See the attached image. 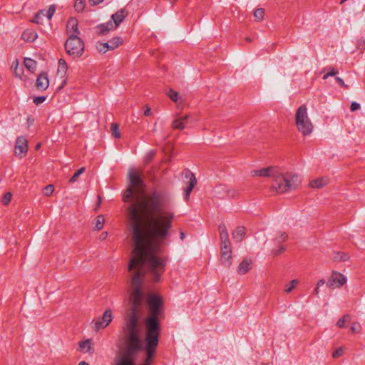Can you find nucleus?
Returning <instances> with one entry per match:
<instances>
[{
  "label": "nucleus",
  "instance_id": "nucleus-2",
  "mask_svg": "<svg viewBox=\"0 0 365 365\" xmlns=\"http://www.w3.org/2000/svg\"><path fill=\"white\" fill-rule=\"evenodd\" d=\"M144 302L142 307L143 310L145 304L148 306L150 316L145 320V336L143 341L146 342L144 348L146 350L147 357L145 362L149 365L152 357L154 356L155 349L158 345L159 336L160 334V325L158 319L160 314V306L162 303L160 297L153 294L143 292Z\"/></svg>",
  "mask_w": 365,
  "mask_h": 365
},
{
  "label": "nucleus",
  "instance_id": "nucleus-33",
  "mask_svg": "<svg viewBox=\"0 0 365 365\" xmlns=\"http://www.w3.org/2000/svg\"><path fill=\"white\" fill-rule=\"evenodd\" d=\"M96 48L98 51L101 53H106L108 51H109L108 43L106 42H98L96 45Z\"/></svg>",
  "mask_w": 365,
  "mask_h": 365
},
{
  "label": "nucleus",
  "instance_id": "nucleus-27",
  "mask_svg": "<svg viewBox=\"0 0 365 365\" xmlns=\"http://www.w3.org/2000/svg\"><path fill=\"white\" fill-rule=\"evenodd\" d=\"M349 259V255L346 252H334L333 259L335 262L347 261Z\"/></svg>",
  "mask_w": 365,
  "mask_h": 365
},
{
  "label": "nucleus",
  "instance_id": "nucleus-26",
  "mask_svg": "<svg viewBox=\"0 0 365 365\" xmlns=\"http://www.w3.org/2000/svg\"><path fill=\"white\" fill-rule=\"evenodd\" d=\"M105 223V219L103 215H98L94 220V230H101L103 229Z\"/></svg>",
  "mask_w": 365,
  "mask_h": 365
},
{
  "label": "nucleus",
  "instance_id": "nucleus-43",
  "mask_svg": "<svg viewBox=\"0 0 365 365\" xmlns=\"http://www.w3.org/2000/svg\"><path fill=\"white\" fill-rule=\"evenodd\" d=\"M285 251V247L284 246H279L278 248L277 249H274L272 251V253L273 254L274 256H277L280 254H282V252H284Z\"/></svg>",
  "mask_w": 365,
  "mask_h": 365
},
{
  "label": "nucleus",
  "instance_id": "nucleus-41",
  "mask_svg": "<svg viewBox=\"0 0 365 365\" xmlns=\"http://www.w3.org/2000/svg\"><path fill=\"white\" fill-rule=\"evenodd\" d=\"M11 200V193L6 192L2 198V202L4 205H7Z\"/></svg>",
  "mask_w": 365,
  "mask_h": 365
},
{
  "label": "nucleus",
  "instance_id": "nucleus-47",
  "mask_svg": "<svg viewBox=\"0 0 365 365\" xmlns=\"http://www.w3.org/2000/svg\"><path fill=\"white\" fill-rule=\"evenodd\" d=\"M103 1V0H88V3L91 6H96Z\"/></svg>",
  "mask_w": 365,
  "mask_h": 365
},
{
  "label": "nucleus",
  "instance_id": "nucleus-28",
  "mask_svg": "<svg viewBox=\"0 0 365 365\" xmlns=\"http://www.w3.org/2000/svg\"><path fill=\"white\" fill-rule=\"evenodd\" d=\"M36 61L30 58L24 59V65L30 71H34L36 68Z\"/></svg>",
  "mask_w": 365,
  "mask_h": 365
},
{
  "label": "nucleus",
  "instance_id": "nucleus-37",
  "mask_svg": "<svg viewBox=\"0 0 365 365\" xmlns=\"http://www.w3.org/2000/svg\"><path fill=\"white\" fill-rule=\"evenodd\" d=\"M85 172V168L82 167L80 169H78L73 175V177L70 179V182H75L77 181L78 178L83 174Z\"/></svg>",
  "mask_w": 365,
  "mask_h": 365
},
{
  "label": "nucleus",
  "instance_id": "nucleus-11",
  "mask_svg": "<svg viewBox=\"0 0 365 365\" xmlns=\"http://www.w3.org/2000/svg\"><path fill=\"white\" fill-rule=\"evenodd\" d=\"M116 29V26L113 24V21H108L96 26V33L98 35H106L108 32Z\"/></svg>",
  "mask_w": 365,
  "mask_h": 365
},
{
  "label": "nucleus",
  "instance_id": "nucleus-34",
  "mask_svg": "<svg viewBox=\"0 0 365 365\" xmlns=\"http://www.w3.org/2000/svg\"><path fill=\"white\" fill-rule=\"evenodd\" d=\"M85 5L86 3L84 0H76L74 3V9L76 11L81 12L83 11Z\"/></svg>",
  "mask_w": 365,
  "mask_h": 365
},
{
  "label": "nucleus",
  "instance_id": "nucleus-53",
  "mask_svg": "<svg viewBox=\"0 0 365 365\" xmlns=\"http://www.w3.org/2000/svg\"><path fill=\"white\" fill-rule=\"evenodd\" d=\"M180 240L182 241L185 237V233L182 232V231H180Z\"/></svg>",
  "mask_w": 365,
  "mask_h": 365
},
{
  "label": "nucleus",
  "instance_id": "nucleus-57",
  "mask_svg": "<svg viewBox=\"0 0 365 365\" xmlns=\"http://www.w3.org/2000/svg\"><path fill=\"white\" fill-rule=\"evenodd\" d=\"M245 41H247V42H251L252 41V39L250 38V37H247L245 38Z\"/></svg>",
  "mask_w": 365,
  "mask_h": 365
},
{
  "label": "nucleus",
  "instance_id": "nucleus-39",
  "mask_svg": "<svg viewBox=\"0 0 365 365\" xmlns=\"http://www.w3.org/2000/svg\"><path fill=\"white\" fill-rule=\"evenodd\" d=\"M56 11V6L55 5H50L48 7V9L46 13V16L48 20H51L54 15Z\"/></svg>",
  "mask_w": 365,
  "mask_h": 365
},
{
  "label": "nucleus",
  "instance_id": "nucleus-38",
  "mask_svg": "<svg viewBox=\"0 0 365 365\" xmlns=\"http://www.w3.org/2000/svg\"><path fill=\"white\" fill-rule=\"evenodd\" d=\"M351 331L354 333H361V326L359 322H354L351 325Z\"/></svg>",
  "mask_w": 365,
  "mask_h": 365
},
{
  "label": "nucleus",
  "instance_id": "nucleus-6",
  "mask_svg": "<svg viewBox=\"0 0 365 365\" xmlns=\"http://www.w3.org/2000/svg\"><path fill=\"white\" fill-rule=\"evenodd\" d=\"M113 318L111 309H107L105 310L101 319L96 318L92 321V327L96 331L103 329L109 325Z\"/></svg>",
  "mask_w": 365,
  "mask_h": 365
},
{
  "label": "nucleus",
  "instance_id": "nucleus-46",
  "mask_svg": "<svg viewBox=\"0 0 365 365\" xmlns=\"http://www.w3.org/2000/svg\"><path fill=\"white\" fill-rule=\"evenodd\" d=\"M360 108V104L356 102H352L351 104L350 109L351 111H355Z\"/></svg>",
  "mask_w": 365,
  "mask_h": 365
},
{
  "label": "nucleus",
  "instance_id": "nucleus-9",
  "mask_svg": "<svg viewBox=\"0 0 365 365\" xmlns=\"http://www.w3.org/2000/svg\"><path fill=\"white\" fill-rule=\"evenodd\" d=\"M28 141L24 136L17 138L15 143V155L16 156L22 158L28 152Z\"/></svg>",
  "mask_w": 365,
  "mask_h": 365
},
{
  "label": "nucleus",
  "instance_id": "nucleus-10",
  "mask_svg": "<svg viewBox=\"0 0 365 365\" xmlns=\"http://www.w3.org/2000/svg\"><path fill=\"white\" fill-rule=\"evenodd\" d=\"M78 22L75 18H71L68 21L66 24V31L68 37H76L79 36L80 31L78 28Z\"/></svg>",
  "mask_w": 365,
  "mask_h": 365
},
{
  "label": "nucleus",
  "instance_id": "nucleus-32",
  "mask_svg": "<svg viewBox=\"0 0 365 365\" xmlns=\"http://www.w3.org/2000/svg\"><path fill=\"white\" fill-rule=\"evenodd\" d=\"M264 10L262 8L257 9L254 12V16L256 20V21H261L264 19Z\"/></svg>",
  "mask_w": 365,
  "mask_h": 365
},
{
  "label": "nucleus",
  "instance_id": "nucleus-18",
  "mask_svg": "<svg viewBox=\"0 0 365 365\" xmlns=\"http://www.w3.org/2000/svg\"><path fill=\"white\" fill-rule=\"evenodd\" d=\"M252 260L245 259L238 266L237 272L240 274L244 275L247 274L252 268Z\"/></svg>",
  "mask_w": 365,
  "mask_h": 365
},
{
  "label": "nucleus",
  "instance_id": "nucleus-23",
  "mask_svg": "<svg viewBox=\"0 0 365 365\" xmlns=\"http://www.w3.org/2000/svg\"><path fill=\"white\" fill-rule=\"evenodd\" d=\"M245 235V228L243 227H238L232 232V238L237 242H241Z\"/></svg>",
  "mask_w": 365,
  "mask_h": 365
},
{
  "label": "nucleus",
  "instance_id": "nucleus-52",
  "mask_svg": "<svg viewBox=\"0 0 365 365\" xmlns=\"http://www.w3.org/2000/svg\"><path fill=\"white\" fill-rule=\"evenodd\" d=\"M324 284H325V280L324 279H322L318 281L316 286L319 287L321 286H323Z\"/></svg>",
  "mask_w": 365,
  "mask_h": 365
},
{
  "label": "nucleus",
  "instance_id": "nucleus-40",
  "mask_svg": "<svg viewBox=\"0 0 365 365\" xmlns=\"http://www.w3.org/2000/svg\"><path fill=\"white\" fill-rule=\"evenodd\" d=\"M54 191V187L53 185H48L43 189V195L45 196H50Z\"/></svg>",
  "mask_w": 365,
  "mask_h": 365
},
{
  "label": "nucleus",
  "instance_id": "nucleus-22",
  "mask_svg": "<svg viewBox=\"0 0 365 365\" xmlns=\"http://www.w3.org/2000/svg\"><path fill=\"white\" fill-rule=\"evenodd\" d=\"M106 43H108L109 51L114 50L123 44V39L120 36H115Z\"/></svg>",
  "mask_w": 365,
  "mask_h": 365
},
{
  "label": "nucleus",
  "instance_id": "nucleus-4",
  "mask_svg": "<svg viewBox=\"0 0 365 365\" xmlns=\"http://www.w3.org/2000/svg\"><path fill=\"white\" fill-rule=\"evenodd\" d=\"M295 124L297 130L303 135H308L312 133L314 125L309 118L305 105H302L297 108L295 113Z\"/></svg>",
  "mask_w": 365,
  "mask_h": 365
},
{
  "label": "nucleus",
  "instance_id": "nucleus-29",
  "mask_svg": "<svg viewBox=\"0 0 365 365\" xmlns=\"http://www.w3.org/2000/svg\"><path fill=\"white\" fill-rule=\"evenodd\" d=\"M299 284L298 279H293L284 286V292L286 293H290Z\"/></svg>",
  "mask_w": 365,
  "mask_h": 365
},
{
  "label": "nucleus",
  "instance_id": "nucleus-8",
  "mask_svg": "<svg viewBox=\"0 0 365 365\" xmlns=\"http://www.w3.org/2000/svg\"><path fill=\"white\" fill-rule=\"evenodd\" d=\"M346 283V277L342 274L334 272L328 280L327 286L329 288L335 289L342 287Z\"/></svg>",
  "mask_w": 365,
  "mask_h": 365
},
{
  "label": "nucleus",
  "instance_id": "nucleus-48",
  "mask_svg": "<svg viewBox=\"0 0 365 365\" xmlns=\"http://www.w3.org/2000/svg\"><path fill=\"white\" fill-rule=\"evenodd\" d=\"M151 114V110L150 108L148 106H145V111H144V115L149 116Z\"/></svg>",
  "mask_w": 365,
  "mask_h": 365
},
{
  "label": "nucleus",
  "instance_id": "nucleus-31",
  "mask_svg": "<svg viewBox=\"0 0 365 365\" xmlns=\"http://www.w3.org/2000/svg\"><path fill=\"white\" fill-rule=\"evenodd\" d=\"M351 319L350 315L345 314L342 317H341L336 322V326L339 328H344L345 327V324L346 322H349Z\"/></svg>",
  "mask_w": 365,
  "mask_h": 365
},
{
  "label": "nucleus",
  "instance_id": "nucleus-13",
  "mask_svg": "<svg viewBox=\"0 0 365 365\" xmlns=\"http://www.w3.org/2000/svg\"><path fill=\"white\" fill-rule=\"evenodd\" d=\"M78 351L83 352V353L89 354H94L95 349H94L93 343L92 342V340L88 339H85L83 341H81L79 343Z\"/></svg>",
  "mask_w": 365,
  "mask_h": 365
},
{
  "label": "nucleus",
  "instance_id": "nucleus-30",
  "mask_svg": "<svg viewBox=\"0 0 365 365\" xmlns=\"http://www.w3.org/2000/svg\"><path fill=\"white\" fill-rule=\"evenodd\" d=\"M11 69H13L16 77L21 78L23 71L21 68H19V62L17 60L12 63Z\"/></svg>",
  "mask_w": 365,
  "mask_h": 365
},
{
  "label": "nucleus",
  "instance_id": "nucleus-50",
  "mask_svg": "<svg viewBox=\"0 0 365 365\" xmlns=\"http://www.w3.org/2000/svg\"><path fill=\"white\" fill-rule=\"evenodd\" d=\"M336 81H337V83L341 86H344V87H346V86L345 85L344 81L342 78H341L340 77H336Z\"/></svg>",
  "mask_w": 365,
  "mask_h": 365
},
{
  "label": "nucleus",
  "instance_id": "nucleus-12",
  "mask_svg": "<svg viewBox=\"0 0 365 365\" xmlns=\"http://www.w3.org/2000/svg\"><path fill=\"white\" fill-rule=\"evenodd\" d=\"M275 171L274 168L267 167L259 170H252L250 174L252 177H273Z\"/></svg>",
  "mask_w": 365,
  "mask_h": 365
},
{
  "label": "nucleus",
  "instance_id": "nucleus-5",
  "mask_svg": "<svg viewBox=\"0 0 365 365\" xmlns=\"http://www.w3.org/2000/svg\"><path fill=\"white\" fill-rule=\"evenodd\" d=\"M64 46L67 53L73 58H78L83 53L84 43L79 36L68 37Z\"/></svg>",
  "mask_w": 365,
  "mask_h": 365
},
{
  "label": "nucleus",
  "instance_id": "nucleus-25",
  "mask_svg": "<svg viewBox=\"0 0 365 365\" xmlns=\"http://www.w3.org/2000/svg\"><path fill=\"white\" fill-rule=\"evenodd\" d=\"M45 16L46 13L44 10H40L34 15V18L31 20V22L36 24H42V20Z\"/></svg>",
  "mask_w": 365,
  "mask_h": 365
},
{
  "label": "nucleus",
  "instance_id": "nucleus-19",
  "mask_svg": "<svg viewBox=\"0 0 365 365\" xmlns=\"http://www.w3.org/2000/svg\"><path fill=\"white\" fill-rule=\"evenodd\" d=\"M37 38V32L29 29H26L21 34V38L26 42H34Z\"/></svg>",
  "mask_w": 365,
  "mask_h": 365
},
{
  "label": "nucleus",
  "instance_id": "nucleus-17",
  "mask_svg": "<svg viewBox=\"0 0 365 365\" xmlns=\"http://www.w3.org/2000/svg\"><path fill=\"white\" fill-rule=\"evenodd\" d=\"M190 117V115L187 114L182 117H178L176 115V118L172 123V127L173 129L183 130L185 126L187 121Z\"/></svg>",
  "mask_w": 365,
  "mask_h": 365
},
{
  "label": "nucleus",
  "instance_id": "nucleus-59",
  "mask_svg": "<svg viewBox=\"0 0 365 365\" xmlns=\"http://www.w3.org/2000/svg\"><path fill=\"white\" fill-rule=\"evenodd\" d=\"M98 205H100V204H101V197H100V196H98Z\"/></svg>",
  "mask_w": 365,
  "mask_h": 365
},
{
  "label": "nucleus",
  "instance_id": "nucleus-7",
  "mask_svg": "<svg viewBox=\"0 0 365 365\" xmlns=\"http://www.w3.org/2000/svg\"><path fill=\"white\" fill-rule=\"evenodd\" d=\"M232 247L230 242L220 243V254L222 264L229 267L232 260Z\"/></svg>",
  "mask_w": 365,
  "mask_h": 365
},
{
  "label": "nucleus",
  "instance_id": "nucleus-61",
  "mask_svg": "<svg viewBox=\"0 0 365 365\" xmlns=\"http://www.w3.org/2000/svg\"><path fill=\"white\" fill-rule=\"evenodd\" d=\"M143 365H149V364H148V363H145V364H143Z\"/></svg>",
  "mask_w": 365,
  "mask_h": 365
},
{
  "label": "nucleus",
  "instance_id": "nucleus-58",
  "mask_svg": "<svg viewBox=\"0 0 365 365\" xmlns=\"http://www.w3.org/2000/svg\"><path fill=\"white\" fill-rule=\"evenodd\" d=\"M153 155H154V154H153V152L150 153H149V158L151 159V158L153 157Z\"/></svg>",
  "mask_w": 365,
  "mask_h": 365
},
{
  "label": "nucleus",
  "instance_id": "nucleus-1",
  "mask_svg": "<svg viewBox=\"0 0 365 365\" xmlns=\"http://www.w3.org/2000/svg\"><path fill=\"white\" fill-rule=\"evenodd\" d=\"M173 225H128L134 242L128 270H135L128 289L129 308L123 317L121 336L125 351L115 361V365H135L138 354L144 349L140 316L144 302L143 277L146 268L154 282H158L165 272L167 257L157 254L169 235Z\"/></svg>",
  "mask_w": 365,
  "mask_h": 365
},
{
  "label": "nucleus",
  "instance_id": "nucleus-21",
  "mask_svg": "<svg viewBox=\"0 0 365 365\" xmlns=\"http://www.w3.org/2000/svg\"><path fill=\"white\" fill-rule=\"evenodd\" d=\"M220 237V243L230 242L227 229L225 224H220L218 227Z\"/></svg>",
  "mask_w": 365,
  "mask_h": 365
},
{
  "label": "nucleus",
  "instance_id": "nucleus-54",
  "mask_svg": "<svg viewBox=\"0 0 365 365\" xmlns=\"http://www.w3.org/2000/svg\"><path fill=\"white\" fill-rule=\"evenodd\" d=\"M319 287L316 286V287L314 290V293L317 295L319 294Z\"/></svg>",
  "mask_w": 365,
  "mask_h": 365
},
{
  "label": "nucleus",
  "instance_id": "nucleus-45",
  "mask_svg": "<svg viewBox=\"0 0 365 365\" xmlns=\"http://www.w3.org/2000/svg\"><path fill=\"white\" fill-rule=\"evenodd\" d=\"M337 73V71L334 69V68H332L329 73L324 74V76H323V79L326 80L327 79L329 76H335L336 74Z\"/></svg>",
  "mask_w": 365,
  "mask_h": 365
},
{
  "label": "nucleus",
  "instance_id": "nucleus-3",
  "mask_svg": "<svg viewBox=\"0 0 365 365\" xmlns=\"http://www.w3.org/2000/svg\"><path fill=\"white\" fill-rule=\"evenodd\" d=\"M273 178L271 187L277 193H284L295 190L300 183L298 175L292 173L282 174L277 173L275 171Z\"/></svg>",
  "mask_w": 365,
  "mask_h": 365
},
{
  "label": "nucleus",
  "instance_id": "nucleus-42",
  "mask_svg": "<svg viewBox=\"0 0 365 365\" xmlns=\"http://www.w3.org/2000/svg\"><path fill=\"white\" fill-rule=\"evenodd\" d=\"M344 352V348L343 346L339 347L337 349L333 354L332 357L333 358H337L341 356Z\"/></svg>",
  "mask_w": 365,
  "mask_h": 365
},
{
  "label": "nucleus",
  "instance_id": "nucleus-15",
  "mask_svg": "<svg viewBox=\"0 0 365 365\" xmlns=\"http://www.w3.org/2000/svg\"><path fill=\"white\" fill-rule=\"evenodd\" d=\"M127 15L128 13L125 9H120L111 16V20L110 21H113V24L115 25L117 29Z\"/></svg>",
  "mask_w": 365,
  "mask_h": 365
},
{
  "label": "nucleus",
  "instance_id": "nucleus-16",
  "mask_svg": "<svg viewBox=\"0 0 365 365\" xmlns=\"http://www.w3.org/2000/svg\"><path fill=\"white\" fill-rule=\"evenodd\" d=\"M186 178H189V182L186 189L185 190V198L188 200L193 187L197 183V180L193 173L190 172H187L186 174Z\"/></svg>",
  "mask_w": 365,
  "mask_h": 365
},
{
  "label": "nucleus",
  "instance_id": "nucleus-44",
  "mask_svg": "<svg viewBox=\"0 0 365 365\" xmlns=\"http://www.w3.org/2000/svg\"><path fill=\"white\" fill-rule=\"evenodd\" d=\"M45 100H46V97L45 96H37V97H35L34 98V103L36 105H38V104H41L43 102H44Z\"/></svg>",
  "mask_w": 365,
  "mask_h": 365
},
{
  "label": "nucleus",
  "instance_id": "nucleus-49",
  "mask_svg": "<svg viewBox=\"0 0 365 365\" xmlns=\"http://www.w3.org/2000/svg\"><path fill=\"white\" fill-rule=\"evenodd\" d=\"M287 235L285 232H282L281 236L278 238V242H281L286 240Z\"/></svg>",
  "mask_w": 365,
  "mask_h": 365
},
{
  "label": "nucleus",
  "instance_id": "nucleus-51",
  "mask_svg": "<svg viewBox=\"0 0 365 365\" xmlns=\"http://www.w3.org/2000/svg\"><path fill=\"white\" fill-rule=\"evenodd\" d=\"M108 237V232H103L100 236H99V239L101 240H104L106 239V237Z\"/></svg>",
  "mask_w": 365,
  "mask_h": 365
},
{
  "label": "nucleus",
  "instance_id": "nucleus-24",
  "mask_svg": "<svg viewBox=\"0 0 365 365\" xmlns=\"http://www.w3.org/2000/svg\"><path fill=\"white\" fill-rule=\"evenodd\" d=\"M67 63L66 61L63 58L58 60V74L61 77H63L67 71Z\"/></svg>",
  "mask_w": 365,
  "mask_h": 365
},
{
  "label": "nucleus",
  "instance_id": "nucleus-14",
  "mask_svg": "<svg viewBox=\"0 0 365 365\" xmlns=\"http://www.w3.org/2000/svg\"><path fill=\"white\" fill-rule=\"evenodd\" d=\"M36 86L38 89L45 91L49 86V80L46 73L43 72L38 76Z\"/></svg>",
  "mask_w": 365,
  "mask_h": 365
},
{
  "label": "nucleus",
  "instance_id": "nucleus-55",
  "mask_svg": "<svg viewBox=\"0 0 365 365\" xmlns=\"http://www.w3.org/2000/svg\"><path fill=\"white\" fill-rule=\"evenodd\" d=\"M78 365H89L87 362L86 361H81Z\"/></svg>",
  "mask_w": 365,
  "mask_h": 365
},
{
  "label": "nucleus",
  "instance_id": "nucleus-35",
  "mask_svg": "<svg viewBox=\"0 0 365 365\" xmlns=\"http://www.w3.org/2000/svg\"><path fill=\"white\" fill-rule=\"evenodd\" d=\"M167 96L175 103H177L179 99L178 93L173 89H169L166 93Z\"/></svg>",
  "mask_w": 365,
  "mask_h": 365
},
{
  "label": "nucleus",
  "instance_id": "nucleus-56",
  "mask_svg": "<svg viewBox=\"0 0 365 365\" xmlns=\"http://www.w3.org/2000/svg\"><path fill=\"white\" fill-rule=\"evenodd\" d=\"M41 143H38L36 145V150H38L40 148H41Z\"/></svg>",
  "mask_w": 365,
  "mask_h": 365
},
{
  "label": "nucleus",
  "instance_id": "nucleus-60",
  "mask_svg": "<svg viewBox=\"0 0 365 365\" xmlns=\"http://www.w3.org/2000/svg\"><path fill=\"white\" fill-rule=\"evenodd\" d=\"M346 0H341L340 4H343L344 1H346Z\"/></svg>",
  "mask_w": 365,
  "mask_h": 365
},
{
  "label": "nucleus",
  "instance_id": "nucleus-36",
  "mask_svg": "<svg viewBox=\"0 0 365 365\" xmlns=\"http://www.w3.org/2000/svg\"><path fill=\"white\" fill-rule=\"evenodd\" d=\"M110 129L113 136L116 138H120V132L119 130V125L117 123H112Z\"/></svg>",
  "mask_w": 365,
  "mask_h": 365
},
{
  "label": "nucleus",
  "instance_id": "nucleus-20",
  "mask_svg": "<svg viewBox=\"0 0 365 365\" xmlns=\"http://www.w3.org/2000/svg\"><path fill=\"white\" fill-rule=\"evenodd\" d=\"M329 178L327 177H322L309 182V186L312 188H321L329 183Z\"/></svg>",
  "mask_w": 365,
  "mask_h": 365
}]
</instances>
